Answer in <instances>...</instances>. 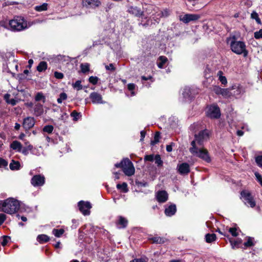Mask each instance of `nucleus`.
Listing matches in <instances>:
<instances>
[{"mask_svg":"<svg viewBox=\"0 0 262 262\" xmlns=\"http://www.w3.org/2000/svg\"><path fill=\"white\" fill-rule=\"evenodd\" d=\"M19 206V203L17 200L10 198L0 202V211L13 214L18 210Z\"/></svg>","mask_w":262,"mask_h":262,"instance_id":"1","label":"nucleus"},{"mask_svg":"<svg viewBox=\"0 0 262 262\" xmlns=\"http://www.w3.org/2000/svg\"><path fill=\"white\" fill-rule=\"evenodd\" d=\"M9 26L11 31H21L28 28L27 20L22 16H15L9 21Z\"/></svg>","mask_w":262,"mask_h":262,"instance_id":"2","label":"nucleus"},{"mask_svg":"<svg viewBox=\"0 0 262 262\" xmlns=\"http://www.w3.org/2000/svg\"><path fill=\"white\" fill-rule=\"evenodd\" d=\"M209 138V132L205 129L202 130L198 134L194 135V140L191 142V147L194 146H203L204 143L206 142Z\"/></svg>","mask_w":262,"mask_h":262,"instance_id":"3","label":"nucleus"},{"mask_svg":"<svg viewBox=\"0 0 262 262\" xmlns=\"http://www.w3.org/2000/svg\"><path fill=\"white\" fill-rule=\"evenodd\" d=\"M189 151L193 156L199 157L206 162H211L207 150L203 148V146H194L193 145V147H190Z\"/></svg>","mask_w":262,"mask_h":262,"instance_id":"4","label":"nucleus"},{"mask_svg":"<svg viewBox=\"0 0 262 262\" xmlns=\"http://www.w3.org/2000/svg\"><path fill=\"white\" fill-rule=\"evenodd\" d=\"M230 48L232 51L236 54H244V56L247 55L245 43L241 41L232 40L230 42Z\"/></svg>","mask_w":262,"mask_h":262,"instance_id":"5","label":"nucleus"},{"mask_svg":"<svg viewBox=\"0 0 262 262\" xmlns=\"http://www.w3.org/2000/svg\"><path fill=\"white\" fill-rule=\"evenodd\" d=\"M124 165L122 166V170L125 175L132 176L135 173V168L132 162L128 159H123Z\"/></svg>","mask_w":262,"mask_h":262,"instance_id":"6","label":"nucleus"},{"mask_svg":"<svg viewBox=\"0 0 262 262\" xmlns=\"http://www.w3.org/2000/svg\"><path fill=\"white\" fill-rule=\"evenodd\" d=\"M241 196L245 205L252 208L255 206V202L251 194L248 191L244 190L241 193Z\"/></svg>","mask_w":262,"mask_h":262,"instance_id":"7","label":"nucleus"},{"mask_svg":"<svg viewBox=\"0 0 262 262\" xmlns=\"http://www.w3.org/2000/svg\"><path fill=\"white\" fill-rule=\"evenodd\" d=\"M206 115L210 118L216 119L220 117L221 113L219 107L216 105H212L207 107Z\"/></svg>","mask_w":262,"mask_h":262,"instance_id":"8","label":"nucleus"},{"mask_svg":"<svg viewBox=\"0 0 262 262\" xmlns=\"http://www.w3.org/2000/svg\"><path fill=\"white\" fill-rule=\"evenodd\" d=\"M78 206L79 210L84 215H88L90 214V210L92 207L90 202L80 201L78 202Z\"/></svg>","mask_w":262,"mask_h":262,"instance_id":"9","label":"nucleus"},{"mask_svg":"<svg viewBox=\"0 0 262 262\" xmlns=\"http://www.w3.org/2000/svg\"><path fill=\"white\" fill-rule=\"evenodd\" d=\"M201 18V15L197 14H185L180 16V19L185 24L194 21Z\"/></svg>","mask_w":262,"mask_h":262,"instance_id":"10","label":"nucleus"},{"mask_svg":"<svg viewBox=\"0 0 262 262\" xmlns=\"http://www.w3.org/2000/svg\"><path fill=\"white\" fill-rule=\"evenodd\" d=\"M31 182L34 187L41 186L45 184V178L40 174L35 175L32 178Z\"/></svg>","mask_w":262,"mask_h":262,"instance_id":"11","label":"nucleus"},{"mask_svg":"<svg viewBox=\"0 0 262 262\" xmlns=\"http://www.w3.org/2000/svg\"><path fill=\"white\" fill-rule=\"evenodd\" d=\"M83 7L87 8H95L100 5L99 0H81Z\"/></svg>","mask_w":262,"mask_h":262,"instance_id":"12","label":"nucleus"},{"mask_svg":"<svg viewBox=\"0 0 262 262\" xmlns=\"http://www.w3.org/2000/svg\"><path fill=\"white\" fill-rule=\"evenodd\" d=\"M90 98L92 102L94 104H103L105 102L102 100V96L97 93L93 92L90 95Z\"/></svg>","mask_w":262,"mask_h":262,"instance_id":"13","label":"nucleus"},{"mask_svg":"<svg viewBox=\"0 0 262 262\" xmlns=\"http://www.w3.org/2000/svg\"><path fill=\"white\" fill-rule=\"evenodd\" d=\"M156 198L158 202L162 203L167 201L168 194L165 190L158 191L156 193Z\"/></svg>","mask_w":262,"mask_h":262,"instance_id":"14","label":"nucleus"},{"mask_svg":"<svg viewBox=\"0 0 262 262\" xmlns=\"http://www.w3.org/2000/svg\"><path fill=\"white\" fill-rule=\"evenodd\" d=\"M35 120L33 117H28L24 119L23 126L25 130H29L34 126Z\"/></svg>","mask_w":262,"mask_h":262,"instance_id":"15","label":"nucleus"},{"mask_svg":"<svg viewBox=\"0 0 262 262\" xmlns=\"http://www.w3.org/2000/svg\"><path fill=\"white\" fill-rule=\"evenodd\" d=\"M178 171L181 174H186L189 172V165L186 163H183L178 165Z\"/></svg>","mask_w":262,"mask_h":262,"instance_id":"16","label":"nucleus"},{"mask_svg":"<svg viewBox=\"0 0 262 262\" xmlns=\"http://www.w3.org/2000/svg\"><path fill=\"white\" fill-rule=\"evenodd\" d=\"M127 11L130 14H132L137 17H140L143 14V11L136 6H129L128 7Z\"/></svg>","mask_w":262,"mask_h":262,"instance_id":"17","label":"nucleus"},{"mask_svg":"<svg viewBox=\"0 0 262 262\" xmlns=\"http://www.w3.org/2000/svg\"><path fill=\"white\" fill-rule=\"evenodd\" d=\"M231 96L237 97L244 93V90L241 85H234L231 88Z\"/></svg>","mask_w":262,"mask_h":262,"instance_id":"18","label":"nucleus"},{"mask_svg":"<svg viewBox=\"0 0 262 262\" xmlns=\"http://www.w3.org/2000/svg\"><path fill=\"white\" fill-rule=\"evenodd\" d=\"M177 211V208L175 204H171L165 207V214L167 216L173 215Z\"/></svg>","mask_w":262,"mask_h":262,"instance_id":"19","label":"nucleus"},{"mask_svg":"<svg viewBox=\"0 0 262 262\" xmlns=\"http://www.w3.org/2000/svg\"><path fill=\"white\" fill-rule=\"evenodd\" d=\"M148 239L153 243L160 244H164L167 241L166 238L158 236H149Z\"/></svg>","mask_w":262,"mask_h":262,"instance_id":"20","label":"nucleus"},{"mask_svg":"<svg viewBox=\"0 0 262 262\" xmlns=\"http://www.w3.org/2000/svg\"><path fill=\"white\" fill-rule=\"evenodd\" d=\"M34 114L39 116L41 115L43 113V108L42 104L40 103H37L34 105Z\"/></svg>","mask_w":262,"mask_h":262,"instance_id":"21","label":"nucleus"},{"mask_svg":"<svg viewBox=\"0 0 262 262\" xmlns=\"http://www.w3.org/2000/svg\"><path fill=\"white\" fill-rule=\"evenodd\" d=\"M10 147L13 150H17L18 152H21L22 145L19 142L15 140L11 143Z\"/></svg>","mask_w":262,"mask_h":262,"instance_id":"22","label":"nucleus"},{"mask_svg":"<svg viewBox=\"0 0 262 262\" xmlns=\"http://www.w3.org/2000/svg\"><path fill=\"white\" fill-rule=\"evenodd\" d=\"M9 167L12 170H17L20 168V164L18 161L12 160L10 163Z\"/></svg>","mask_w":262,"mask_h":262,"instance_id":"23","label":"nucleus"},{"mask_svg":"<svg viewBox=\"0 0 262 262\" xmlns=\"http://www.w3.org/2000/svg\"><path fill=\"white\" fill-rule=\"evenodd\" d=\"M42 154H43V149L41 146H39V147H33V146L31 154L36 156H39Z\"/></svg>","mask_w":262,"mask_h":262,"instance_id":"24","label":"nucleus"},{"mask_svg":"<svg viewBox=\"0 0 262 262\" xmlns=\"http://www.w3.org/2000/svg\"><path fill=\"white\" fill-rule=\"evenodd\" d=\"M10 95L9 94H6L4 96V100L8 104H10L12 105H15L16 104V100L14 99H10Z\"/></svg>","mask_w":262,"mask_h":262,"instance_id":"25","label":"nucleus"},{"mask_svg":"<svg viewBox=\"0 0 262 262\" xmlns=\"http://www.w3.org/2000/svg\"><path fill=\"white\" fill-rule=\"evenodd\" d=\"M49 237L46 234H40L37 237V241L40 243L42 244L48 242Z\"/></svg>","mask_w":262,"mask_h":262,"instance_id":"26","label":"nucleus"},{"mask_svg":"<svg viewBox=\"0 0 262 262\" xmlns=\"http://www.w3.org/2000/svg\"><path fill=\"white\" fill-rule=\"evenodd\" d=\"M167 61V58L163 56H160L158 60V67L162 69L163 68L164 64Z\"/></svg>","mask_w":262,"mask_h":262,"instance_id":"27","label":"nucleus"},{"mask_svg":"<svg viewBox=\"0 0 262 262\" xmlns=\"http://www.w3.org/2000/svg\"><path fill=\"white\" fill-rule=\"evenodd\" d=\"M190 89L189 88H185L183 91L182 95L186 100L190 99Z\"/></svg>","mask_w":262,"mask_h":262,"instance_id":"28","label":"nucleus"},{"mask_svg":"<svg viewBox=\"0 0 262 262\" xmlns=\"http://www.w3.org/2000/svg\"><path fill=\"white\" fill-rule=\"evenodd\" d=\"M33 146L31 144H28L27 146L21 148V152L25 156L29 154V152L30 151L31 153Z\"/></svg>","mask_w":262,"mask_h":262,"instance_id":"29","label":"nucleus"},{"mask_svg":"<svg viewBox=\"0 0 262 262\" xmlns=\"http://www.w3.org/2000/svg\"><path fill=\"white\" fill-rule=\"evenodd\" d=\"M206 242L208 243H210L216 239V235L214 233L209 234L208 233L205 236Z\"/></svg>","mask_w":262,"mask_h":262,"instance_id":"30","label":"nucleus"},{"mask_svg":"<svg viewBox=\"0 0 262 262\" xmlns=\"http://www.w3.org/2000/svg\"><path fill=\"white\" fill-rule=\"evenodd\" d=\"M48 9V4L47 3H43L42 5L36 6L34 9L38 12H41L43 11L47 10Z\"/></svg>","mask_w":262,"mask_h":262,"instance_id":"31","label":"nucleus"},{"mask_svg":"<svg viewBox=\"0 0 262 262\" xmlns=\"http://www.w3.org/2000/svg\"><path fill=\"white\" fill-rule=\"evenodd\" d=\"M10 239L11 238L10 236L7 235L3 236L1 237L0 239V243L2 244V245L4 247L10 241Z\"/></svg>","mask_w":262,"mask_h":262,"instance_id":"32","label":"nucleus"},{"mask_svg":"<svg viewBox=\"0 0 262 262\" xmlns=\"http://www.w3.org/2000/svg\"><path fill=\"white\" fill-rule=\"evenodd\" d=\"M47 68V64L45 61H41L37 67V70L39 72H42Z\"/></svg>","mask_w":262,"mask_h":262,"instance_id":"33","label":"nucleus"},{"mask_svg":"<svg viewBox=\"0 0 262 262\" xmlns=\"http://www.w3.org/2000/svg\"><path fill=\"white\" fill-rule=\"evenodd\" d=\"M117 188L121 190L123 192H127L128 191L127 185L126 183L124 182L121 184H118L117 185Z\"/></svg>","mask_w":262,"mask_h":262,"instance_id":"34","label":"nucleus"},{"mask_svg":"<svg viewBox=\"0 0 262 262\" xmlns=\"http://www.w3.org/2000/svg\"><path fill=\"white\" fill-rule=\"evenodd\" d=\"M221 95L225 98L230 97L231 96V89H223Z\"/></svg>","mask_w":262,"mask_h":262,"instance_id":"35","label":"nucleus"},{"mask_svg":"<svg viewBox=\"0 0 262 262\" xmlns=\"http://www.w3.org/2000/svg\"><path fill=\"white\" fill-rule=\"evenodd\" d=\"M222 74L223 72L221 71L217 72V76L219 77V79L220 82L223 84H226L227 83V79L225 76H223Z\"/></svg>","mask_w":262,"mask_h":262,"instance_id":"36","label":"nucleus"},{"mask_svg":"<svg viewBox=\"0 0 262 262\" xmlns=\"http://www.w3.org/2000/svg\"><path fill=\"white\" fill-rule=\"evenodd\" d=\"M136 88V84H135L134 83H129L127 85V89L129 91H130L132 96H134L136 95V93L134 91Z\"/></svg>","mask_w":262,"mask_h":262,"instance_id":"37","label":"nucleus"},{"mask_svg":"<svg viewBox=\"0 0 262 262\" xmlns=\"http://www.w3.org/2000/svg\"><path fill=\"white\" fill-rule=\"evenodd\" d=\"M127 220L122 216H120L119 218L118 223L122 226V228H125L127 224Z\"/></svg>","mask_w":262,"mask_h":262,"instance_id":"38","label":"nucleus"},{"mask_svg":"<svg viewBox=\"0 0 262 262\" xmlns=\"http://www.w3.org/2000/svg\"><path fill=\"white\" fill-rule=\"evenodd\" d=\"M72 86L74 89H76L77 91L82 89V85L80 80L76 81L74 83L72 84Z\"/></svg>","mask_w":262,"mask_h":262,"instance_id":"39","label":"nucleus"},{"mask_svg":"<svg viewBox=\"0 0 262 262\" xmlns=\"http://www.w3.org/2000/svg\"><path fill=\"white\" fill-rule=\"evenodd\" d=\"M53 234L56 237H60L64 232V230L62 229H53L52 231Z\"/></svg>","mask_w":262,"mask_h":262,"instance_id":"40","label":"nucleus"},{"mask_svg":"<svg viewBox=\"0 0 262 262\" xmlns=\"http://www.w3.org/2000/svg\"><path fill=\"white\" fill-rule=\"evenodd\" d=\"M251 18L255 19L258 24H261V20L258 17V14L256 12H252V13L251 14Z\"/></svg>","mask_w":262,"mask_h":262,"instance_id":"41","label":"nucleus"},{"mask_svg":"<svg viewBox=\"0 0 262 262\" xmlns=\"http://www.w3.org/2000/svg\"><path fill=\"white\" fill-rule=\"evenodd\" d=\"M154 160L155 161V163L158 166H162L163 164V161H162L160 156L159 155H156L155 156Z\"/></svg>","mask_w":262,"mask_h":262,"instance_id":"42","label":"nucleus"},{"mask_svg":"<svg viewBox=\"0 0 262 262\" xmlns=\"http://www.w3.org/2000/svg\"><path fill=\"white\" fill-rule=\"evenodd\" d=\"M67 98V95L65 93H61L59 95V97L57 99V101L58 103H61L62 101L66 100Z\"/></svg>","mask_w":262,"mask_h":262,"instance_id":"43","label":"nucleus"},{"mask_svg":"<svg viewBox=\"0 0 262 262\" xmlns=\"http://www.w3.org/2000/svg\"><path fill=\"white\" fill-rule=\"evenodd\" d=\"M244 246L246 247H252L254 246L253 238L249 237L246 242L244 243Z\"/></svg>","mask_w":262,"mask_h":262,"instance_id":"44","label":"nucleus"},{"mask_svg":"<svg viewBox=\"0 0 262 262\" xmlns=\"http://www.w3.org/2000/svg\"><path fill=\"white\" fill-rule=\"evenodd\" d=\"M35 100L37 101H39L40 100H42L43 102H45L46 98L43 94L41 93H38L35 96Z\"/></svg>","mask_w":262,"mask_h":262,"instance_id":"45","label":"nucleus"},{"mask_svg":"<svg viewBox=\"0 0 262 262\" xmlns=\"http://www.w3.org/2000/svg\"><path fill=\"white\" fill-rule=\"evenodd\" d=\"M160 138V133L159 132H157L155 135L154 140L151 142V144L154 145L158 143L159 142Z\"/></svg>","mask_w":262,"mask_h":262,"instance_id":"46","label":"nucleus"},{"mask_svg":"<svg viewBox=\"0 0 262 262\" xmlns=\"http://www.w3.org/2000/svg\"><path fill=\"white\" fill-rule=\"evenodd\" d=\"M230 243L231 246V247L232 249H236L238 247V245L239 244H241V241H232L230 240Z\"/></svg>","mask_w":262,"mask_h":262,"instance_id":"47","label":"nucleus"},{"mask_svg":"<svg viewBox=\"0 0 262 262\" xmlns=\"http://www.w3.org/2000/svg\"><path fill=\"white\" fill-rule=\"evenodd\" d=\"M53 128L54 127L52 125H46L43 128V131L50 134L53 132Z\"/></svg>","mask_w":262,"mask_h":262,"instance_id":"48","label":"nucleus"},{"mask_svg":"<svg viewBox=\"0 0 262 262\" xmlns=\"http://www.w3.org/2000/svg\"><path fill=\"white\" fill-rule=\"evenodd\" d=\"M255 162L257 165L262 168V155L257 156L255 158Z\"/></svg>","mask_w":262,"mask_h":262,"instance_id":"49","label":"nucleus"},{"mask_svg":"<svg viewBox=\"0 0 262 262\" xmlns=\"http://www.w3.org/2000/svg\"><path fill=\"white\" fill-rule=\"evenodd\" d=\"M80 67L82 73H84L89 71V65L87 63L81 64Z\"/></svg>","mask_w":262,"mask_h":262,"instance_id":"50","label":"nucleus"},{"mask_svg":"<svg viewBox=\"0 0 262 262\" xmlns=\"http://www.w3.org/2000/svg\"><path fill=\"white\" fill-rule=\"evenodd\" d=\"M105 68L106 70L110 71L111 72H114L116 69V68H115L114 64L113 63H110L108 65H105Z\"/></svg>","mask_w":262,"mask_h":262,"instance_id":"51","label":"nucleus"},{"mask_svg":"<svg viewBox=\"0 0 262 262\" xmlns=\"http://www.w3.org/2000/svg\"><path fill=\"white\" fill-rule=\"evenodd\" d=\"M98 79V78L96 76H91L89 79V81L93 84H96L97 83Z\"/></svg>","mask_w":262,"mask_h":262,"instance_id":"52","label":"nucleus"},{"mask_svg":"<svg viewBox=\"0 0 262 262\" xmlns=\"http://www.w3.org/2000/svg\"><path fill=\"white\" fill-rule=\"evenodd\" d=\"M223 89L217 86H214L213 88V91L217 95H221Z\"/></svg>","mask_w":262,"mask_h":262,"instance_id":"53","label":"nucleus"},{"mask_svg":"<svg viewBox=\"0 0 262 262\" xmlns=\"http://www.w3.org/2000/svg\"><path fill=\"white\" fill-rule=\"evenodd\" d=\"M254 175L256 177V180L259 183V184L262 186V177H261V176L257 172H255L254 173Z\"/></svg>","mask_w":262,"mask_h":262,"instance_id":"54","label":"nucleus"},{"mask_svg":"<svg viewBox=\"0 0 262 262\" xmlns=\"http://www.w3.org/2000/svg\"><path fill=\"white\" fill-rule=\"evenodd\" d=\"M237 229L235 228H230L229 229V232L233 235V236H236L238 235V233L237 232Z\"/></svg>","mask_w":262,"mask_h":262,"instance_id":"55","label":"nucleus"},{"mask_svg":"<svg viewBox=\"0 0 262 262\" xmlns=\"http://www.w3.org/2000/svg\"><path fill=\"white\" fill-rule=\"evenodd\" d=\"M254 37L256 39L262 38V29H260L258 31H256L254 33Z\"/></svg>","mask_w":262,"mask_h":262,"instance_id":"56","label":"nucleus"},{"mask_svg":"<svg viewBox=\"0 0 262 262\" xmlns=\"http://www.w3.org/2000/svg\"><path fill=\"white\" fill-rule=\"evenodd\" d=\"M54 76L58 79H61L63 78L64 75L62 73L56 71L54 72Z\"/></svg>","mask_w":262,"mask_h":262,"instance_id":"57","label":"nucleus"},{"mask_svg":"<svg viewBox=\"0 0 262 262\" xmlns=\"http://www.w3.org/2000/svg\"><path fill=\"white\" fill-rule=\"evenodd\" d=\"M80 114L78 113L76 111H73L71 113V116L73 118V120L75 121H77L78 119V116H79Z\"/></svg>","mask_w":262,"mask_h":262,"instance_id":"58","label":"nucleus"},{"mask_svg":"<svg viewBox=\"0 0 262 262\" xmlns=\"http://www.w3.org/2000/svg\"><path fill=\"white\" fill-rule=\"evenodd\" d=\"M8 165V162L3 158H0V167H5Z\"/></svg>","mask_w":262,"mask_h":262,"instance_id":"59","label":"nucleus"},{"mask_svg":"<svg viewBox=\"0 0 262 262\" xmlns=\"http://www.w3.org/2000/svg\"><path fill=\"white\" fill-rule=\"evenodd\" d=\"M155 157L152 155H146L144 157L145 161H153L154 160Z\"/></svg>","mask_w":262,"mask_h":262,"instance_id":"60","label":"nucleus"},{"mask_svg":"<svg viewBox=\"0 0 262 262\" xmlns=\"http://www.w3.org/2000/svg\"><path fill=\"white\" fill-rule=\"evenodd\" d=\"M6 215L4 213H0V226L5 222Z\"/></svg>","mask_w":262,"mask_h":262,"instance_id":"61","label":"nucleus"},{"mask_svg":"<svg viewBox=\"0 0 262 262\" xmlns=\"http://www.w3.org/2000/svg\"><path fill=\"white\" fill-rule=\"evenodd\" d=\"M210 70L209 69H206L204 72V75L206 78L210 79L212 76L210 74Z\"/></svg>","mask_w":262,"mask_h":262,"instance_id":"62","label":"nucleus"},{"mask_svg":"<svg viewBox=\"0 0 262 262\" xmlns=\"http://www.w3.org/2000/svg\"><path fill=\"white\" fill-rule=\"evenodd\" d=\"M130 262H147V261L143 258L134 259Z\"/></svg>","mask_w":262,"mask_h":262,"instance_id":"63","label":"nucleus"},{"mask_svg":"<svg viewBox=\"0 0 262 262\" xmlns=\"http://www.w3.org/2000/svg\"><path fill=\"white\" fill-rule=\"evenodd\" d=\"M174 145V143H171L170 145H167L166 146V150L168 152H170L172 150V146Z\"/></svg>","mask_w":262,"mask_h":262,"instance_id":"64","label":"nucleus"}]
</instances>
